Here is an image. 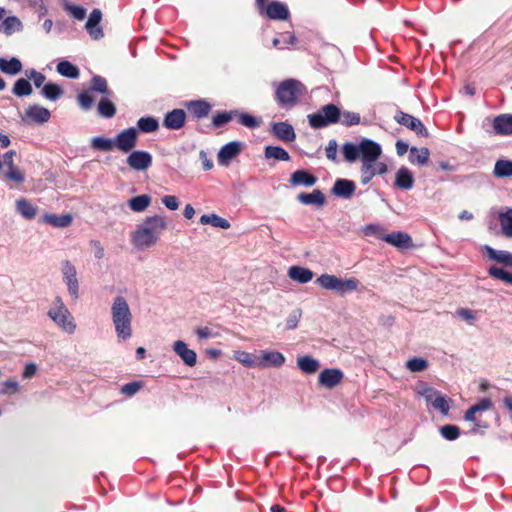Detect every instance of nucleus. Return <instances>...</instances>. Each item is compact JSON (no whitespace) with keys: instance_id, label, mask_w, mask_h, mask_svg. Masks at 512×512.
Listing matches in <instances>:
<instances>
[{"instance_id":"nucleus-7","label":"nucleus","mask_w":512,"mask_h":512,"mask_svg":"<svg viewBox=\"0 0 512 512\" xmlns=\"http://www.w3.org/2000/svg\"><path fill=\"white\" fill-rule=\"evenodd\" d=\"M493 402L490 398H483L477 404L472 405L464 414V420L473 423L471 433H481L489 427V424L480 419L482 412L492 408Z\"/></svg>"},{"instance_id":"nucleus-45","label":"nucleus","mask_w":512,"mask_h":512,"mask_svg":"<svg viewBox=\"0 0 512 512\" xmlns=\"http://www.w3.org/2000/svg\"><path fill=\"white\" fill-rule=\"evenodd\" d=\"M41 94L48 100L56 101L62 96L63 89L58 84L50 82L43 86Z\"/></svg>"},{"instance_id":"nucleus-42","label":"nucleus","mask_w":512,"mask_h":512,"mask_svg":"<svg viewBox=\"0 0 512 512\" xmlns=\"http://www.w3.org/2000/svg\"><path fill=\"white\" fill-rule=\"evenodd\" d=\"M499 221L503 235L512 238V208H507L505 212H501Z\"/></svg>"},{"instance_id":"nucleus-32","label":"nucleus","mask_w":512,"mask_h":512,"mask_svg":"<svg viewBox=\"0 0 512 512\" xmlns=\"http://www.w3.org/2000/svg\"><path fill=\"white\" fill-rule=\"evenodd\" d=\"M0 23V33L10 36L15 32L22 30L23 25L16 16L4 17Z\"/></svg>"},{"instance_id":"nucleus-64","label":"nucleus","mask_w":512,"mask_h":512,"mask_svg":"<svg viewBox=\"0 0 512 512\" xmlns=\"http://www.w3.org/2000/svg\"><path fill=\"white\" fill-rule=\"evenodd\" d=\"M456 314L462 318L463 320L473 323L476 320L475 312L467 309V308H460L456 311Z\"/></svg>"},{"instance_id":"nucleus-20","label":"nucleus","mask_w":512,"mask_h":512,"mask_svg":"<svg viewBox=\"0 0 512 512\" xmlns=\"http://www.w3.org/2000/svg\"><path fill=\"white\" fill-rule=\"evenodd\" d=\"M173 351L181 358L185 365L189 367H193L196 365L197 354L194 350L189 349L184 341H175L173 344Z\"/></svg>"},{"instance_id":"nucleus-52","label":"nucleus","mask_w":512,"mask_h":512,"mask_svg":"<svg viewBox=\"0 0 512 512\" xmlns=\"http://www.w3.org/2000/svg\"><path fill=\"white\" fill-rule=\"evenodd\" d=\"M488 274L490 277L494 279L501 280L505 283L512 284V273L508 272L507 270L497 267V266H491L488 268Z\"/></svg>"},{"instance_id":"nucleus-26","label":"nucleus","mask_w":512,"mask_h":512,"mask_svg":"<svg viewBox=\"0 0 512 512\" xmlns=\"http://www.w3.org/2000/svg\"><path fill=\"white\" fill-rule=\"evenodd\" d=\"M26 117L35 123L43 124L49 121L51 113L47 108L35 104L26 110Z\"/></svg>"},{"instance_id":"nucleus-59","label":"nucleus","mask_w":512,"mask_h":512,"mask_svg":"<svg viewBox=\"0 0 512 512\" xmlns=\"http://www.w3.org/2000/svg\"><path fill=\"white\" fill-rule=\"evenodd\" d=\"M237 116H238L239 123L245 127L256 128L260 125V121L256 117H254L248 113H239L238 112Z\"/></svg>"},{"instance_id":"nucleus-46","label":"nucleus","mask_w":512,"mask_h":512,"mask_svg":"<svg viewBox=\"0 0 512 512\" xmlns=\"http://www.w3.org/2000/svg\"><path fill=\"white\" fill-rule=\"evenodd\" d=\"M98 114L104 118H112L116 114V107L108 99V97H103L98 103Z\"/></svg>"},{"instance_id":"nucleus-61","label":"nucleus","mask_w":512,"mask_h":512,"mask_svg":"<svg viewBox=\"0 0 512 512\" xmlns=\"http://www.w3.org/2000/svg\"><path fill=\"white\" fill-rule=\"evenodd\" d=\"M302 313L301 310L295 309L293 310L286 320V328L288 330H293L298 326V323L301 319Z\"/></svg>"},{"instance_id":"nucleus-23","label":"nucleus","mask_w":512,"mask_h":512,"mask_svg":"<svg viewBox=\"0 0 512 512\" xmlns=\"http://www.w3.org/2000/svg\"><path fill=\"white\" fill-rule=\"evenodd\" d=\"M354 181L348 179H337L331 189V193L343 199H349L355 192Z\"/></svg>"},{"instance_id":"nucleus-31","label":"nucleus","mask_w":512,"mask_h":512,"mask_svg":"<svg viewBox=\"0 0 512 512\" xmlns=\"http://www.w3.org/2000/svg\"><path fill=\"white\" fill-rule=\"evenodd\" d=\"M41 221L53 227L64 228L72 223V216L70 214L56 215L47 213L43 215Z\"/></svg>"},{"instance_id":"nucleus-29","label":"nucleus","mask_w":512,"mask_h":512,"mask_svg":"<svg viewBox=\"0 0 512 512\" xmlns=\"http://www.w3.org/2000/svg\"><path fill=\"white\" fill-rule=\"evenodd\" d=\"M493 128L496 134L511 135L512 134V115L502 114L494 118Z\"/></svg>"},{"instance_id":"nucleus-25","label":"nucleus","mask_w":512,"mask_h":512,"mask_svg":"<svg viewBox=\"0 0 512 512\" xmlns=\"http://www.w3.org/2000/svg\"><path fill=\"white\" fill-rule=\"evenodd\" d=\"M414 185V177L411 171L405 167H400L395 175V186L402 190H410Z\"/></svg>"},{"instance_id":"nucleus-6","label":"nucleus","mask_w":512,"mask_h":512,"mask_svg":"<svg viewBox=\"0 0 512 512\" xmlns=\"http://www.w3.org/2000/svg\"><path fill=\"white\" fill-rule=\"evenodd\" d=\"M307 118L313 129H321L339 123L341 110L335 104L329 103L322 106L317 112L309 114Z\"/></svg>"},{"instance_id":"nucleus-24","label":"nucleus","mask_w":512,"mask_h":512,"mask_svg":"<svg viewBox=\"0 0 512 512\" xmlns=\"http://www.w3.org/2000/svg\"><path fill=\"white\" fill-rule=\"evenodd\" d=\"M185 107L197 119L207 117L212 108L211 104L204 99L188 101Z\"/></svg>"},{"instance_id":"nucleus-51","label":"nucleus","mask_w":512,"mask_h":512,"mask_svg":"<svg viewBox=\"0 0 512 512\" xmlns=\"http://www.w3.org/2000/svg\"><path fill=\"white\" fill-rule=\"evenodd\" d=\"M234 359L247 367L258 366V357L246 351H235Z\"/></svg>"},{"instance_id":"nucleus-12","label":"nucleus","mask_w":512,"mask_h":512,"mask_svg":"<svg viewBox=\"0 0 512 512\" xmlns=\"http://www.w3.org/2000/svg\"><path fill=\"white\" fill-rule=\"evenodd\" d=\"M394 120L411 131L415 132L418 136L427 137L428 131L422 121L403 111H397Z\"/></svg>"},{"instance_id":"nucleus-35","label":"nucleus","mask_w":512,"mask_h":512,"mask_svg":"<svg viewBox=\"0 0 512 512\" xmlns=\"http://www.w3.org/2000/svg\"><path fill=\"white\" fill-rule=\"evenodd\" d=\"M152 198L148 194L135 196L128 200V207L135 213L144 212L151 204Z\"/></svg>"},{"instance_id":"nucleus-44","label":"nucleus","mask_w":512,"mask_h":512,"mask_svg":"<svg viewBox=\"0 0 512 512\" xmlns=\"http://www.w3.org/2000/svg\"><path fill=\"white\" fill-rule=\"evenodd\" d=\"M33 92L32 85L25 78H19L14 83L12 93L17 97L29 96Z\"/></svg>"},{"instance_id":"nucleus-22","label":"nucleus","mask_w":512,"mask_h":512,"mask_svg":"<svg viewBox=\"0 0 512 512\" xmlns=\"http://www.w3.org/2000/svg\"><path fill=\"white\" fill-rule=\"evenodd\" d=\"M271 131L276 138L284 142H293L296 139V133L293 126L287 122L273 123Z\"/></svg>"},{"instance_id":"nucleus-19","label":"nucleus","mask_w":512,"mask_h":512,"mask_svg":"<svg viewBox=\"0 0 512 512\" xmlns=\"http://www.w3.org/2000/svg\"><path fill=\"white\" fill-rule=\"evenodd\" d=\"M186 122V113L183 109H173L166 113L163 126L169 130H179Z\"/></svg>"},{"instance_id":"nucleus-43","label":"nucleus","mask_w":512,"mask_h":512,"mask_svg":"<svg viewBox=\"0 0 512 512\" xmlns=\"http://www.w3.org/2000/svg\"><path fill=\"white\" fill-rule=\"evenodd\" d=\"M264 155L267 159H275L278 161H289V153L280 146L265 147Z\"/></svg>"},{"instance_id":"nucleus-2","label":"nucleus","mask_w":512,"mask_h":512,"mask_svg":"<svg viewBox=\"0 0 512 512\" xmlns=\"http://www.w3.org/2000/svg\"><path fill=\"white\" fill-rule=\"evenodd\" d=\"M111 318L117 338L126 341L132 336V313L127 300L116 296L111 306Z\"/></svg>"},{"instance_id":"nucleus-54","label":"nucleus","mask_w":512,"mask_h":512,"mask_svg":"<svg viewBox=\"0 0 512 512\" xmlns=\"http://www.w3.org/2000/svg\"><path fill=\"white\" fill-rule=\"evenodd\" d=\"M428 367V361L421 357H413L406 362V368L411 372H422Z\"/></svg>"},{"instance_id":"nucleus-38","label":"nucleus","mask_w":512,"mask_h":512,"mask_svg":"<svg viewBox=\"0 0 512 512\" xmlns=\"http://www.w3.org/2000/svg\"><path fill=\"white\" fill-rule=\"evenodd\" d=\"M200 223L203 224V225H212L213 227H217V228H221V229H229L231 224L230 222L215 214V213H211V214H204L200 217Z\"/></svg>"},{"instance_id":"nucleus-11","label":"nucleus","mask_w":512,"mask_h":512,"mask_svg":"<svg viewBox=\"0 0 512 512\" xmlns=\"http://www.w3.org/2000/svg\"><path fill=\"white\" fill-rule=\"evenodd\" d=\"M138 130L135 127L127 128L114 138L115 148L122 152H131L137 144Z\"/></svg>"},{"instance_id":"nucleus-63","label":"nucleus","mask_w":512,"mask_h":512,"mask_svg":"<svg viewBox=\"0 0 512 512\" xmlns=\"http://www.w3.org/2000/svg\"><path fill=\"white\" fill-rule=\"evenodd\" d=\"M162 203L169 210H177L179 207V201L176 196L166 195L162 198Z\"/></svg>"},{"instance_id":"nucleus-37","label":"nucleus","mask_w":512,"mask_h":512,"mask_svg":"<svg viewBox=\"0 0 512 512\" xmlns=\"http://www.w3.org/2000/svg\"><path fill=\"white\" fill-rule=\"evenodd\" d=\"M430 156V151L426 147H422L418 149L417 147H411L409 149V161L412 164H417L419 166L425 165Z\"/></svg>"},{"instance_id":"nucleus-1","label":"nucleus","mask_w":512,"mask_h":512,"mask_svg":"<svg viewBox=\"0 0 512 512\" xmlns=\"http://www.w3.org/2000/svg\"><path fill=\"white\" fill-rule=\"evenodd\" d=\"M167 227L168 224L164 216H148L131 233V244L137 250L148 249L159 241Z\"/></svg>"},{"instance_id":"nucleus-14","label":"nucleus","mask_w":512,"mask_h":512,"mask_svg":"<svg viewBox=\"0 0 512 512\" xmlns=\"http://www.w3.org/2000/svg\"><path fill=\"white\" fill-rule=\"evenodd\" d=\"M102 20V12L100 9L95 8L90 13L88 20L85 24V29L89 36L93 40H100L104 36V32L102 27L100 26V22Z\"/></svg>"},{"instance_id":"nucleus-30","label":"nucleus","mask_w":512,"mask_h":512,"mask_svg":"<svg viewBox=\"0 0 512 512\" xmlns=\"http://www.w3.org/2000/svg\"><path fill=\"white\" fill-rule=\"evenodd\" d=\"M23 65L17 57L0 58V71L7 75H17L22 71Z\"/></svg>"},{"instance_id":"nucleus-39","label":"nucleus","mask_w":512,"mask_h":512,"mask_svg":"<svg viewBox=\"0 0 512 512\" xmlns=\"http://www.w3.org/2000/svg\"><path fill=\"white\" fill-rule=\"evenodd\" d=\"M297 366L303 373L313 374L319 369L320 363L317 359L306 355L297 359Z\"/></svg>"},{"instance_id":"nucleus-48","label":"nucleus","mask_w":512,"mask_h":512,"mask_svg":"<svg viewBox=\"0 0 512 512\" xmlns=\"http://www.w3.org/2000/svg\"><path fill=\"white\" fill-rule=\"evenodd\" d=\"M91 147L95 150L108 152L115 147L114 139L97 136L92 138Z\"/></svg>"},{"instance_id":"nucleus-3","label":"nucleus","mask_w":512,"mask_h":512,"mask_svg":"<svg viewBox=\"0 0 512 512\" xmlns=\"http://www.w3.org/2000/svg\"><path fill=\"white\" fill-rule=\"evenodd\" d=\"M305 92L303 84L295 79L280 82L275 90V100L281 108L291 109Z\"/></svg>"},{"instance_id":"nucleus-5","label":"nucleus","mask_w":512,"mask_h":512,"mask_svg":"<svg viewBox=\"0 0 512 512\" xmlns=\"http://www.w3.org/2000/svg\"><path fill=\"white\" fill-rule=\"evenodd\" d=\"M316 283L325 290L333 291L341 296L357 291L360 285L356 278H340L332 274H322Z\"/></svg>"},{"instance_id":"nucleus-60","label":"nucleus","mask_w":512,"mask_h":512,"mask_svg":"<svg viewBox=\"0 0 512 512\" xmlns=\"http://www.w3.org/2000/svg\"><path fill=\"white\" fill-rule=\"evenodd\" d=\"M5 177L17 184H22L25 181V175L23 171L17 167L7 170Z\"/></svg>"},{"instance_id":"nucleus-9","label":"nucleus","mask_w":512,"mask_h":512,"mask_svg":"<svg viewBox=\"0 0 512 512\" xmlns=\"http://www.w3.org/2000/svg\"><path fill=\"white\" fill-rule=\"evenodd\" d=\"M382 148L378 143L374 149L366 154L362 159V165L360 168L361 172V183L363 185L368 184L373 177L376 176V162L381 156Z\"/></svg>"},{"instance_id":"nucleus-4","label":"nucleus","mask_w":512,"mask_h":512,"mask_svg":"<svg viewBox=\"0 0 512 512\" xmlns=\"http://www.w3.org/2000/svg\"><path fill=\"white\" fill-rule=\"evenodd\" d=\"M47 316L67 334H73L77 325L75 319L60 296L55 297L47 311Z\"/></svg>"},{"instance_id":"nucleus-27","label":"nucleus","mask_w":512,"mask_h":512,"mask_svg":"<svg viewBox=\"0 0 512 512\" xmlns=\"http://www.w3.org/2000/svg\"><path fill=\"white\" fill-rule=\"evenodd\" d=\"M317 182V177L306 170H296L292 173L290 183L293 186L311 187Z\"/></svg>"},{"instance_id":"nucleus-10","label":"nucleus","mask_w":512,"mask_h":512,"mask_svg":"<svg viewBox=\"0 0 512 512\" xmlns=\"http://www.w3.org/2000/svg\"><path fill=\"white\" fill-rule=\"evenodd\" d=\"M61 274L69 295L73 300H77L79 298L80 285L76 267L71 261L63 260L61 261Z\"/></svg>"},{"instance_id":"nucleus-15","label":"nucleus","mask_w":512,"mask_h":512,"mask_svg":"<svg viewBox=\"0 0 512 512\" xmlns=\"http://www.w3.org/2000/svg\"><path fill=\"white\" fill-rule=\"evenodd\" d=\"M262 15L272 20H287L290 16V12L286 4L279 1H272L265 5Z\"/></svg>"},{"instance_id":"nucleus-41","label":"nucleus","mask_w":512,"mask_h":512,"mask_svg":"<svg viewBox=\"0 0 512 512\" xmlns=\"http://www.w3.org/2000/svg\"><path fill=\"white\" fill-rule=\"evenodd\" d=\"M159 128V122L155 117L147 116V117H141L137 121V127L136 129L138 132L143 133H152L157 131Z\"/></svg>"},{"instance_id":"nucleus-18","label":"nucleus","mask_w":512,"mask_h":512,"mask_svg":"<svg viewBox=\"0 0 512 512\" xmlns=\"http://www.w3.org/2000/svg\"><path fill=\"white\" fill-rule=\"evenodd\" d=\"M242 149V143L239 141H232L225 144L218 152L217 158L220 165H228L230 161L236 157Z\"/></svg>"},{"instance_id":"nucleus-50","label":"nucleus","mask_w":512,"mask_h":512,"mask_svg":"<svg viewBox=\"0 0 512 512\" xmlns=\"http://www.w3.org/2000/svg\"><path fill=\"white\" fill-rule=\"evenodd\" d=\"M91 90L95 91V92H99L106 96H112V92L108 88L106 79L100 75H95L92 77Z\"/></svg>"},{"instance_id":"nucleus-21","label":"nucleus","mask_w":512,"mask_h":512,"mask_svg":"<svg viewBox=\"0 0 512 512\" xmlns=\"http://www.w3.org/2000/svg\"><path fill=\"white\" fill-rule=\"evenodd\" d=\"M486 257L497 263L503 264L508 268H512V253L507 250H496L489 245H484L482 248Z\"/></svg>"},{"instance_id":"nucleus-13","label":"nucleus","mask_w":512,"mask_h":512,"mask_svg":"<svg viewBox=\"0 0 512 512\" xmlns=\"http://www.w3.org/2000/svg\"><path fill=\"white\" fill-rule=\"evenodd\" d=\"M152 155L144 150H132L126 158L128 166L135 171H145L152 166Z\"/></svg>"},{"instance_id":"nucleus-53","label":"nucleus","mask_w":512,"mask_h":512,"mask_svg":"<svg viewBox=\"0 0 512 512\" xmlns=\"http://www.w3.org/2000/svg\"><path fill=\"white\" fill-rule=\"evenodd\" d=\"M430 404L435 410H438L442 415H448V412L450 410V401L441 393H439Z\"/></svg>"},{"instance_id":"nucleus-16","label":"nucleus","mask_w":512,"mask_h":512,"mask_svg":"<svg viewBox=\"0 0 512 512\" xmlns=\"http://www.w3.org/2000/svg\"><path fill=\"white\" fill-rule=\"evenodd\" d=\"M344 374L338 368H327L321 371L318 377L319 384L325 388L332 389L343 379Z\"/></svg>"},{"instance_id":"nucleus-40","label":"nucleus","mask_w":512,"mask_h":512,"mask_svg":"<svg viewBox=\"0 0 512 512\" xmlns=\"http://www.w3.org/2000/svg\"><path fill=\"white\" fill-rule=\"evenodd\" d=\"M57 72L64 77L77 79L80 76L79 68L67 60H62L57 64Z\"/></svg>"},{"instance_id":"nucleus-57","label":"nucleus","mask_w":512,"mask_h":512,"mask_svg":"<svg viewBox=\"0 0 512 512\" xmlns=\"http://www.w3.org/2000/svg\"><path fill=\"white\" fill-rule=\"evenodd\" d=\"M63 6H64L65 11L68 14H70L73 18H75L76 20L81 21L86 16V9L81 6L74 5L69 2H65Z\"/></svg>"},{"instance_id":"nucleus-8","label":"nucleus","mask_w":512,"mask_h":512,"mask_svg":"<svg viewBox=\"0 0 512 512\" xmlns=\"http://www.w3.org/2000/svg\"><path fill=\"white\" fill-rule=\"evenodd\" d=\"M377 144L378 143L373 140L364 138L359 144L352 142L344 143L341 150L345 160L349 163H353L359 158L362 160Z\"/></svg>"},{"instance_id":"nucleus-28","label":"nucleus","mask_w":512,"mask_h":512,"mask_svg":"<svg viewBox=\"0 0 512 512\" xmlns=\"http://www.w3.org/2000/svg\"><path fill=\"white\" fill-rule=\"evenodd\" d=\"M297 199L301 204L315 205L318 207H322L326 201L325 195L319 189H315L311 193H300Z\"/></svg>"},{"instance_id":"nucleus-58","label":"nucleus","mask_w":512,"mask_h":512,"mask_svg":"<svg viewBox=\"0 0 512 512\" xmlns=\"http://www.w3.org/2000/svg\"><path fill=\"white\" fill-rule=\"evenodd\" d=\"M77 101L80 107L87 111L92 108L94 104V98L91 95V91H83L77 96Z\"/></svg>"},{"instance_id":"nucleus-49","label":"nucleus","mask_w":512,"mask_h":512,"mask_svg":"<svg viewBox=\"0 0 512 512\" xmlns=\"http://www.w3.org/2000/svg\"><path fill=\"white\" fill-rule=\"evenodd\" d=\"M494 175L500 178L512 177V161L498 160L494 166Z\"/></svg>"},{"instance_id":"nucleus-17","label":"nucleus","mask_w":512,"mask_h":512,"mask_svg":"<svg viewBox=\"0 0 512 512\" xmlns=\"http://www.w3.org/2000/svg\"><path fill=\"white\" fill-rule=\"evenodd\" d=\"M259 367H281L285 363V357L281 352L274 350H262L258 357Z\"/></svg>"},{"instance_id":"nucleus-62","label":"nucleus","mask_w":512,"mask_h":512,"mask_svg":"<svg viewBox=\"0 0 512 512\" xmlns=\"http://www.w3.org/2000/svg\"><path fill=\"white\" fill-rule=\"evenodd\" d=\"M337 142L335 139H331L328 142V145L325 148L326 157L329 160L336 161L337 160Z\"/></svg>"},{"instance_id":"nucleus-34","label":"nucleus","mask_w":512,"mask_h":512,"mask_svg":"<svg viewBox=\"0 0 512 512\" xmlns=\"http://www.w3.org/2000/svg\"><path fill=\"white\" fill-rule=\"evenodd\" d=\"M288 276L301 284L308 283L313 278V272L301 266H291L288 270Z\"/></svg>"},{"instance_id":"nucleus-36","label":"nucleus","mask_w":512,"mask_h":512,"mask_svg":"<svg viewBox=\"0 0 512 512\" xmlns=\"http://www.w3.org/2000/svg\"><path fill=\"white\" fill-rule=\"evenodd\" d=\"M17 212L27 220L33 219L37 214V208L26 198H19L15 203Z\"/></svg>"},{"instance_id":"nucleus-33","label":"nucleus","mask_w":512,"mask_h":512,"mask_svg":"<svg viewBox=\"0 0 512 512\" xmlns=\"http://www.w3.org/2000/svg\"><path fill=\"white\" fill-rule=\"evenodd\" d=\"M382 239L398 248H406L412 242L410 235L404 232H392L385 235Z\"/></svg>"},{"instance_id":"nucleus-55","label":"nucleus","mask_w":512,"mask_h":512,"mask_svg":"<svg viewBox=\"0 0 512 512\" xmlns=\"http://www.w3.org/2000/svg\"><path fill=\"white\" fill-rule=\"evenodd\" d=\"M439 431L441 436L448 441H454L460 436L459 427L452 424H447L440 427Z\"/></svg>"},{"instance_id":"nucleus-56","label":"nucleus","mask_w":512,"mask_h":512,"mask_svg":"<svg viewBox=\"0 0 512 512\" xmlns=\"http://www.w3.org/2000/svg\"><path fill=\"white\" fill-rule=\"evenodd\" d=\"M361 121L360 115L351 111H341L340 123L345 127L358 125Z\"/></svg>"},{"instance_id":"nucleus-47","label":"nucleus","mask_w":512,"mask_h":512,"mask_svg":"<svg viewBox=\"0 0 512 512\" xmlns=\"http://www.w3.org/2000/svg\"><path fill=\"white\" fill-rule=\"evenodd\" d=\"M238 115L237 110H230V111H223L218 112L213 118H212V125L215 128H220L230 122L234 117Z\"/></svg>"}]
</instances>
